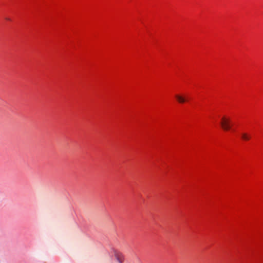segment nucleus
Listing matches in <instances>:
<instances>
[{"instance_id":"1","label":"nucleus","mask_w":263,"mask_h":263,"mask_svg":"<svg viewBox=\"0 0 263 263\" xmlns=\"http://www.w3.org/2000/svg\"><path fill=\"white\" fill-rule=\"evenodd\" d=\"M220 125L223 130H230L231 127L230 119L229 118H227L225 117H223L221 118V120L220 122Z\"/></svg>"},{"instance_id":"2","label":"nucleus","mask_w":263,"mask_h":263,"mask_svg":"<svg viewBox=\"0 0 263 263\" xmlns=\"http://www.w3.org/2000/svg\"><path fill=\"white\" fill-rule=\"evenodd\" d=\"M115 255L116 259L119 263H123L124 256L121 253L117 252L115 253Z\"/></svg>"},{"instance_id":"3","label":"nucleus","mask_w":263,"mask_h":263,"mask_svg":"<svg viewBox=\"0 0 263 263\" xmlns=\"http://www.w3.org/2000/svg\"><path fill=\"white\" fill-rule=\"evenodd\" d=\"M241 137L243 140L249 141L251 139V136L247 133H242L241 134Z\"/></svg>"},{"instance_id":"4","label":"nucleus","mask_w":263,"mask_h":263,"mask_svg":"<svg viewBox=\"0 0 263 263\" xmlns=\"http://www.w3.org/2000/svg\"><path fill=\"white\" fill-rule=\"evenodd\" d=\"M175 98H176L177 100L180 103H183L186 101L184 97L178 95H176L175 96Z\"/></svg>"}]
</instances>
